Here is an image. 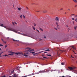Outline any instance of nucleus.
Here are the masks:
<instances>
[{
    "mask_svg": "<svg viewBox=\"0 0 77 77\" xmlns=\"http://www.w3.org/2000/svg\"><path fill=\"white\" fill-rule=\"evenodd\" d=\"M26 51L24 52V54H23V56H24L25 57H27L28 55L26 54H28L29 53H32L33 54H35V52H32V51H33V50L31 49L30 48H25Z\"/></svg>",
    "mask_w": 77,
    "mask_h": 77,
    "instance_id": "nucleus-1",
    "label": "nucleus"
},
{
    "mask_svg": "<svg viewBox=\"0 0 77 77\" xmlns=\"http://www.w3.org/2000/svg\"><path fill=\"white\" fill-rule=\"evenodd\" d=\"M48 72V71L47 70V69H45V70H43L41 71L40 70L39 72H38V74H39V73H43L44 72Z\"/></svg>",
    "mask_w": 77,
    "mask_h": 77,
    "instance_id": "nucleus-2",
    "label": "nucleus"
},
{
    "mask_svg": "<svg viewBox=\"0 0 77 77\" xmlns=\"http://www.w3.org/2000/svg\"><path fill=\"white\" fill-rule=\"evenodd\" d=\"M72 48H73L74 50H76V48L74 47L73 46H71L68 48L69 50H71Z\"/></svg>",
    "mask_w": 77,
    "mask_h": 77,
    "instance_id": "nucleus-3",
    "label": "nucleus"
},
{
    "mask_svg": "<svg viewBox=\"0 0 77 77\" xmlns=\"http://www.w3.org/2000/svg\"><path fill=\"white\" fill-rule=\"evenodd\" d=\"M8 30H10L11 31H13V32H15V33H17V31L15 29H12V28H9L8 29Z\"/></svg>",
    "mask_w": 77,
    "mask_h": 77,
    "instance_id": "nucleus-4",
    "label": "nucleus"
},
{
    "mask_svg": "<svg viewBox=\"0 0 77 77\" xmlns=\"http://www.w3.org/2000/svg\"><path fill=\"white\" fill-rule=\"evenodd\" d=\"M69 68L70 70H73L74 69H75V67H69Z\"/></svg>",
    "mask_w": 77,
    "mask_h": 77,
    "instance_id": "nucleus-5",
    "label": "nucleus"
},
{
    "mask_svg": "<svg viewBox=\"0 0 77 77\" xmlns=\"http://www.w3.org/2000/svg\"><path fill=\"white\" fill-rule=\"evenodd\" d=\"M14 54V53L12 52L11 53V54H9L8 55H9L10 56H12V55H13Z\"/></svg>",
    "mask_w": 77,
    "mask_h": 77,
    "instance_id": "nucleus-6",
    "label": "nucleus"
},
{
    "mask_svg": "<svg viewBox=\"0 0 77 77\" xmlns=\"http://www.w3.org/2000/svg\"><path fill=\"white\" fill-rule=\"evenodd\" d=\"M0 26H1V27H5V28H6V29H7V28H6V27L3 26V24L0 25Z\"/></svg>",
    "mask_w": 77,
    "mask_h": 77,
    "instance_id": "nucleus-7",
    "label": "nucleus"
},
{
    "mask_svg": "<svg viewBox=\"0 0 77 77\" xmlns=\"http://www.w3.org/2000/svg\"><path fill=\"white\" fill-rule=\"evenodd\" d=\"M55 20L56 21H59V17H56V18L55 19Z\"/></svg>",
    "mask_w": 77,
    "mask_h": 77,
    "instance_id": "nucleus-8",
    "label": "nucleus"
},
{
    "mask_svg": "<svg viewBox=\"0 0 77 77\" xmlns=\"http://www.w3.org/2000/svg\"><path fill=\"white\" fill-rule=\"evenodd\" d=\"M14 76H13V77H18V75H17L16 74H14Z\"/></svg>",
    "mask_w": 77,
    "mask_h": 77,
    "instance_id": "nucleus-9",
    "label": "nucleus"
},
{
    "mask_svg": "<svg viewBox=\"0 0 77 77\" xmlns=\"http://www.w3.org/2000/svg\"><path fill=\"white\" fill-rule=\"evenodd\" d=\"M20 69V67H17L16 69L15 70H19Z\"/></svg>",
    "mask_w": 77,
    "mask_h": 77,
    "instance_id": "nucleus-10",
    "label": "nucleus"
},
{
    "mask_svg": "<svg viewBox=\"0 0 77 77\" xmlns=\"http://www.w3.org/2000/svg\"><path fill=\"white\" fill-rule=\"evenodd\" d=\"M2 41L3 42H4V43H5V44H6V42L4 41L3 39H2Z\"/></svg>",
    "mask_w": 77,
    "mask_h": 77,
    "instance_id": "nucleus-11",
    "label": "nucleus"
},
{
    "mask_svg": "<svg viewBox=\"0 0 77 77\" xmlns=\"http://www.w3.org/2000/svg\"><path fill=\"white\" fill-rule=\"evenodd\" d=\"M56 24L57 26V27L58 28H59V25H58V23L57 22H56Z\"/></svg>",
    "mask_w": 77,
    "mask_h": 77,
    "instance_id": "nucleus-12",
    "label": "nucleus"
},
{
    "mask_svg": "<svg viewBox=\"0 0 77 77\" xmlns=\"http://www.w3.org/2000/svg\"><path fill=\"white\" fill-rule=\"evenodd\" d=\"M61 64V65H65V62H63V63H62Z\"/></svg>",
    "mask_w": 77,
    "mask_h": 77,
    "instance_id": "nucleus-13",
    "label": "nucleus"
},
{
    "mask_svg": "<svg viewBox=\"0 0 77 77\" xmlns=\"http://www.w3.org/2000/svg\"><path fill=\"white\" fill-rule=\"evenodd\" d=\"M19 10V11H20V10H21V9H22V8H17Z\"/></svg>",
    "mask_w": 77,
    "mask_h": 77,
    "instance_id": "nucleus-14",
    "label": "nucleus"
},
{
    "mask_svg": "<svg viewBox=\"0 0 77 77\" xmlns=\"http://www.w3.org/2000/svg\"><path fill=\"white\" fill-rule=\"evenodd\" d=\"M73 1H74V2H75V3H77V1L76 0H73Z\"/></svg>",
    "mask_w": 77,
    "mask_h": 77,
    "instance_id": "nucleus-15",
    "label": "nucleus"
},
{
    "mask_svg": "<svg viewBox=\"0 0 77 77\" xmlns=\"http://www.w3.org/2000/svg\"><path fill=\"white\" fill-rule=\"evenodd\" d=\"M60 51H62V52H65V51H62L60 50V49H59Z\"/></svg>",
    "mask_w": 77,
    "mask_h": 77,
    "instance_id": "nucleus-16",
    "label": "nucleus"
},
{
    "mask_svg": "<svg viewBox=\"0 0 77 77\" xmlns=\"http://www.w3.org/2000/svg\"><path fill=\"white\" fill-rule=\"evenodd\" d=\"M50 49H47V50H45V51H50Z\"/></svg>",
    "mask_w": 77,
    "mask_h": 77,
    "instance_id": "nucleus-17",
    "label": "nucleus"
},
{
    "mask_svg": "<svg viewBox=\"0 0 77 77\" xmlns=\"http://www.w3.org/2000/svg\"><path fill=\"white\" fill-rule=\"evenodd\" d=\"M17 72L19 73L20 72V70L19 69V70H18Z\"/></svg>",
    "mask_w": 77,
    "mask_h": 77,
    "instance_id": "nucleus-18",
    "label": "nucleus"
},
{
    "mask_svg": "<svg viewBox=\"0 0 77 77\" xmlns=\"http://www.w3.org/2000/svg\"><path fill=\"white\" fill-rule=\"evenodd\" d=\"M20 17L21 18H22L23 17V16L22 15H20Z\"/></svg>",
    "mask_w": 77,
    "mask_h": 77,
    "instance_id": "nucleus-19",
    "label": "nucleus"
},
{
    "mask_svg": "<svg viewBox=\"0 0 77 77\" xmlns=\"http://www.w3.org/2000/svg\"><path fill=\"white\" fill-rule=\"evenodd\" d=\"M75 72L77 74V70H74Z\"/></svg>",
    "mask_w": 77,
    "mask_h": 77,
    "instance_id": "nucleus-20",
    "label": "nucleus"
},
{
    "mask_svg": "<svg viewBox=\"0 0 77 77\" xmlns=\"http://www.w3.org/2000/svg\"><path fill=\"white\" fill-rule=\"evenodd\" d=\"M33 29L34 30H35V28L33 26Z\"/></svg>",
    "mask_w": 77,
    "mask_h": 77,
    "instance_id": "nucleus-21",
    "label": "nucleus"
},
{
    "mask_svg": "<svg viewBox=\"0 0 77 77\" xmlns=\"http://www.w3.org/2000/svg\"><path fill=\"white\" fill-rule=\"evenodd\" d=\"M23 17L24 18H26V17H25V16H24V15H23Z\"/></svg>",
    "mask_w": 77,
    "mask_h": 77,
    "instance_id": "nucleus-22",
    "label": "nucleus"
},
{
    "mask_svg": "<svg viewBox=\"0 0 77 77\" xmlns=\"http://www.w3.org/2000/svg\"><path fill=\"white\" fill-rule=\"evenodd\" d=\"M34 26H35H35H36V24L34 23Z\"/></svg>",
    "mask_w": 77,
    "mask_h": 77,
    "instance_id": "nucleus-23",
    "label": "nucleus"
},
{
    "mask_svg": "<svg viewBox=\"0 0 77 77\" xmlns=\"http://www.w3.org/2000/svg\"><path fill=\"white\" fill-rule=\"evenodd\" d=\"M47 56H51V55L49 54H47Z\"/></svg>",
    "mask_w": 77,
    "mask_h": 77,
    "instance_id": "nucleus-24",
    "label": "nucleus"
},
{
    "mask_svg": "<svg viewBox=\"0 0 77 77\" xmlns=\"http://www.w3.org/2000/svg\"><path fill=\"white\" fill-rule=\"evenodd\" d=\"M20 54L19 53H16V54L18 55V54Z\"/></svg>",
    "mask_w": 77,
    "mask_h": 77,
    "instance_id": "nucleus-25",
    "label": "nucleus"
},
{
    "mask_svg": "<svg viewBox=\"0 0 77 77\" xmlns=\"http://www.w3.org/2000/svg\"><path fill=\"white\" fill-rule=\"evenodd\" d=\"M0 47H3V45H1V44H0Z\"/></svg>",
    "mask_w": 77,
    "mask_h": 77,
    "instance_id": "nucleus-26",
    "label": "nucleus"
},
{
    "mask_svg": "<svg viewBox=\"0 0 77 77\" xmlns=\"http://www.w3.org/2000/svg\"><path fill=\"white\" fill-rule=\"evenodd\" d=\"M14 70H13L12 71H11V73H14Z\"/></svg>",
    "mask_w": 77,
    "mask_h": 77,
    "instance_id": "nucleus-27",
    "label": "nucleus"
},
{
    "mask_svg": "<svg viewBox=\"0 0 77 77\" xmlns=\"http://www.w3.org/2000/svg\"><path fill=\"white\" fill-rule=\"evenodd\" d=\"M75 21H76V22H77V18H76V19H75Z\"/></svg>",
    "mask_w": 77,
    "mask_h": 77,
    "instance_id": "nucleus-28",
    "label": "nucleus"
},
{
    "mask_svg": "<svg viewBox=\"0 0 77 77\" xmlns=\"http://www.w3.org/2000/svg\"><path fill=\"white\" fill-rule=\"evenodd\" d=\"M12 24H13V25H15V23H14V22H12Z\"/></svg>",
    "mask_w": 77,
    "mask_h": 77,
    "instance_id": "nucleus-29",
    "label": "nucleus"
},
{
    "mask_svg": "<svg viewBox=\"0 0 77 77\" xmlns=\"http://www.w3.org/2000/svg\"><path fill=\"white\" fill-rule=\"evenodd\" d=\"M40 30H42V31H43V30H42V29L40 28Z\"/></svg>",
    "mask_w": 77,
    "mask_h": 77,
    "instance_id": "nucleus-30",
    "label": "nucleus"
},
{
    "mask_svg": "<svg viewBox=\"0 0 77 77\" xmlns=\"http://www.w3.org/2000/svg\"><path fill=\"white\" fill-rule=\"evenodd\" d=\"M40 30H42V31H43V30H42V29L40 28Z\"/></svg>",
    "mask_w": 77,
    "mask_h": 77,
    "instance_id": "nucleus-31",
    "label": "nucleus"
},
{
    "mask_svg": "<svg viewBox=\"0 0 77 77\" xmlns=\"http://www.w3.org/2000/svg\"><path fill=\"white\" fill-rule=\"evenodd\" d=\"M9 53H12V52H11V51H9Z\"/></svg>",
    "mask_w": 77,
    "mask_h": 77,
    "instance_id": "nucleus-32",
    "label": "nucleus"
},
{
    "mask_svg": "<svg viewBox=\"0 0 77 77\" xmlns=\"http://www.w3.org/2000/svg\"><path fill=\"white\" fill-rule=\"evenodd\" d=\"M37 31V32H39V30L38 29L36 30Z\"/></svg>",
    "mask_w": 77,
    "mask_h": 77,
    "instance_id": "nucleus-33",
    "label": "nucleus"
},
{
    "mask_svg": "<svg viewBox=\"0 0 77 77\" xmlns=\"http://www.w3.org/2000/svg\"><path fill=\"white\" fill-rule=\"evenodd\" d=\"M72 20H74V18H72Z\"/></svg>",
    "mask_w": 77,
    "mask_h": 77,
    "instance_id": "nucleus-34",
    "label": "nucleus"
},
{
    "mask_svg": "<svg viewBox=\"0 0 77 77\" xmlns=\"http://www.w3.org/2000/svg\"><path fill=\"white\" fill-rule=\"evenodd\" d=\"M1 77H6L5 75H4L3 76H2Z\"/></svg>",
    "mask_w": 77,
    "mask_h": 77,
    "instance_id": "nucleus-35",
    "label": "nucleus"
},
{
    "mask_svg": "<svg viewBox=\"0 0 77 77\" xmlns=\"http://www.w3.org/2000/svg\"><path fill=\"white\" fill-rule=\"evenodd\" d=\"M6 47H7V45H6L5 46V48H6Z\"/></svg>",
    "mask_w": 77,
    "mask_h": 77,
    "instance_id": "nucleus-36",
    "label": "nucleus"
},
{
    "mask_svg": "<svg viewBox=\"0 0 77 77\" xmlns=\"http://www.w3.org/2000/svg\"><path fill=\"white\" fill-rule=\"evenodd\" d=\"M3 53H4V52H2V53H1V54H2Z\"/></svg>",
    "mask_w": 77,
    "mask_h": 77,
    "instance_id": "nucleus-37",
    "label": "nucleus"
},
{
    "mask_svg": "<svg viewBox=\"0 0 77 77\" xmlns=\"http://www.w3.org/2000/svg\"><path fill=\"white\" fill-rule=\"evenodd\" d=\"M60 77H65V76H60Z\"/></svg>",
    "mask_w": 77,
    "mask_h": 77,
    "instance_id": "nucleus-38",
    "label": "nucleus"
},
{
    "mask_svg": "<svg viewBox=\"0 0 77 77\" xmlns=\"http://www.w3.org/2000/svg\"><path fill=\"white\" fill-rule=\"evenodd\" d=\"M15 24H16V25H17V23H16V22H15Z\"/></svg>",
    "mask_w": 77,
    "mask_h": 77,
    "instance_id": "nucleus-39",
    "label": "nucleus"
},
{
    "mask_svg": "<svg viewBox=\"0 0 77 77\" xmlns=\"http://www.w3.org/2000/svg\"><path fill=\"white\" fill-rule=\"evenodd\" d=\"M56 71V70H53V71Z\"/></svg>",
    "mask_w": 77,
    "mask_h": 77,
    "instance_id": "nucleus-40",
    "label": "nucleus"
},
{
    "mask_svg": "<svg viewBox=\"0 0 77 77\" xmlns=\"http://www.w3.org/2000/svg\"><path fill=\"white\" fill-rule=\"evenodd\" d=\"M75 7H76L77 6V5H75Z\"/></svg>",
    "mask_w": 77,
    "mask_h": 77,
    "instance_id": "nucleus-41",
    "label": "nucleus"
},
{
    "mask_svg": "<svg viewBox=\"0 0 77 77\" xmlns=\"http://www.w3.org/2000/svg\"><path fill=\"white\" fill-rule=\"evenodd\" d=\"M63 10V8H61V9H60V10Z\"/></svg>",
    "mask_w": 77,
    "mask_h": 77,
    "instance_id": "nucleus-42",
    "label": "nucleus"
},
{
    "mask_svg": "<svg viewBox=\"0 0 77 77\" xmlns=\"http://www.w3.org/2000/svg\"><path fill=\"white\" fill-rule=\"evenodd\" d=\"M46 57H43V58H46Z\"/></svg>",
    "mask_w": 77,
    "mask_h": 77,
    "instance_id": "nucleus-43",
    "label": "nucleus"
},
{
    "mask_svg": "<svg viewBox=\"0 0 77 77\" xmlns=\"http://www.w3.org/2000/svg\"><path fill=\"white\" fill-rule=\"evenodd\" d=\"M8 56V55H5V56Z\"/></svg>",
    "mask_w": 77,
    "mask_h": 77,
    "instance_id": "nucleus-44",
    "label": "nucleus"
},
{
    "mask_svg": "<svg viewBox=\"0 0 77 77\" xmlns=\"http://www.w3.org/2000/svg\"><path fill=\"white\" fill-rule=\"evenodd\" d=\"M74 28L75 29H76V28H75V27H74Z\"/></svg>",
    "mask_w": 77,
    "mask_h": 77,
    "instance_id": "nucleus-45",
    "label": "nucleus"
},
{
    "mask_svg": "<svg viewBox=\"0 0 77 77\" xmlns=\"http://www.w3.org/2000/svg\"><path fill=\"white\" fill-rule=\"evenodd\" d=\"M24 36H27V35H25V34H24Z\"/></svg>",
    "mask_w": 77,
    "mask_h": 77,
    "instance_id": "nucleus-46",
    "label": "nucleus"
},
{
    "mask_svg": "<svg viewBox=\"0 0 77 77\" xmlns=\"http://www.w3.org/2000/svg\"><path fill=\"white\" fill-rule=\"evenodd\" d=\"M16 41V40H13V41Z\"/></svg>",
    "mask_w": 77,
    "mask_h": 77,
    "instance_id": "nucleus-47",
    "label": "nucleus"
},
{
    "mask_svg": "<svg viewBox=\"0 0 77 77\" xmlns=\"http://www.w3.org/2000/svg\"><path fill=\"white\" fill-rule=\"evenodd\" d=\"M26 8L27 9H29L27 7H26Z\"/></svg>",
    "mask_w": 77,
    "mask_h": 77,
    "instance_id": "nucleus-48",
    "label": "nucleus"
},
{
    "mask_svg": "<svg viewBox=\"0 0 77 77\" xmlns=\"http://www.w3.org/2000/svg\"><path fill=\"white\" fill-rule=\"evenodd\" d=\"M24 77H27V76H24Z\"/></svg>",
    "mask_w": 77,
    "mask_h": 77,
    "instance_id": "nucleus-49",
    "label": "nucleus"
},
{
    "mask_svg": "<svg viewBox=\"0 0 77 77\" xmlns=\"http://www.w3.org/2000/svg\"><path fill=\"white\" fill-rule=\"evenodd\" d=\"M68 10H69V11H70V9H68Z\"/></svg>",
    "mask_w": 77,
    "mask_h": 77,
    "instance_id": "nucleus-50",
    "label": "nucleus"
},
{
    "mask_svg": "<svg viewBox=\"0 0 77 77\" xmlns=\"http://www.w3.org/2000/svg\"><path fill=\"white\" fill-rule=\"evenodd\" d=\"M44 38H46V37H45Z\"/></svg>",
    "mask_w": 77,
    "mask_h": 77,
    "instance_id": "nucleus-51",
    "label": "nucleus"
},
{
    "mask_svg": "<svg viewBox=\"0 0 77 77\" xmlns=\"http://www.w3.org/2000/svg\"><path fill=\"white\" fill-rule=\"evenodd\" d=\"M60 71V70H58V71Z\"/></svg>",
    "mask_w": 77,
    "mask_h": 77,
    "instance_id": "nucleus-52",
    "label": "nucleus"
},
{
    "mask_svg": "<svg viewBox=\"0 0 77 77\" xmlns=\"http://www.w3.org/2000/svg\"><path fill=\"white\" fill-rule=\"evenodd\" d=\"M72 57V58H74V57Z\"/></svg>",
    "mask_w": 77,
    "mask_h": 77,
    "instance_id": "nucleus-53",
    "label": "nucleus"
},
{
    "mask_svg": "<svg viewBox=\"0 0 77 77\" xmlns=\"http://www.w3.org/2000/svg\"><path fill=\"white\" fill-rule=\"evenodd\" d=\"M66 26L67 27H68V26Z\"/></svg>",
    "mask_w": 77,
    "mask_h": 77,
    "instance_id": "nucleus-54",
    "label": "nucleus"
},
{
    "mask_svg": "<svg viewBox=\"0 0 77 77\" xmlns=\"http://www.w3.org/2000/svg\"><path fill=\"white\" fill-rule=\"evenodd\" d=\"M1 54H1V53L0 54V55H1Z\"/></svg>",
    "mask_w": 77,
    "mask_h": 77,
    "instance_id": "nucleus-55",
    "label": "nucleus"
},
{
    "mask_svg": "<svg viewBox=\"0 0 77 77\" xmlns=\"http://www.w3.org/2000/svg\"><path fill=\"white\" fill-rule=\"evenodd\" d=\"M75 17H77V15L75 16Z\"/></svg>",
    "mask_w": 77,
    "mask_h": 77,
    "instance_id": "nucleus-56",
    "label": "nucleus"
},
{
    "mask_svg": "<svg viewBox=\"0 0 77 77\" xmlns=\"http://www.w3.org/2000/svg\"><path fill=\"white\" fill-rule=\"evenodd\" d=\"M73 51V52H74V51Z\"/></svg>",
    "mask_w": 77,
    "mask_h": 77,
    "instance_id": "nucleus-57",
    "label": "nucleus"
},
{
    "mask_svg": "<svg viewBox=\"0 0 77 77\" xmlns=\"http://www.w3.org/2000/svg\"><path fill=\"white\" fill-rule=\"evenodd\" d=\"M74 53H75V54H76V53H75V52H74Z\"/></svg>",
    "mask_w": 77,
    "mask_h": 77,
    "instance_id": "nucleus-58",
    "label": "nucleus"
},
{
    "mask_svg": "<svg viewBox=\"0 0 77 77\" xmlns=\"http://www.w3.org/2000/svg\"><path fill=\"white\" fill-rule=\"evenodd\" d=\"M0 50H1V49L0 48Z\"/></svg>",
    "mask_w": 77,
    "mask_h": 77,
    "instance_id": "nucleus-59",
    "label": "nucleus"
},
{
    "mask_svg": "<svg viewBox=\"0 0 77 77\" xmlns=\"http://www.w3.org/2000/svg\"><path fill=\"white\" fill-rule=\"evenodd\" d=\"M11 76H10L9 77H11Z\"/></svg>",
    "mask_w": 77,
    "mask_h": 77,
    "instance_id": "nucleus-60",
    "label": "nucleus"
},
{
    "mask_svg": "<svg viewBox=\"0 0 77 77\" xmlns=\"http://www.w3.org/2000/svg\"><path fill=\"white\" fill-rule=\"evenodd\" d=\"M61 71L62 72L63 71H62V70H61Z\"/></svg>",
    "mask_w": 77,
    "mask_h": 77,
    "instance_id": "nucleus-61",
    "label": "nucleus"
},
{
    "mask_svg": "<svg viewBox=\"0 0 77 77\" xmlns=\"http://www.w3.org/2000/svg\"><path fill=\"white\" fill-rule=\"evenodd\" d=\"M6 50V51H8V49H7Z\"/></svg>",
    "mask_w": 77,
    "mask_h": 77,
    "instance_id": "nucleus-62",
    "label": "nucleus"
},
{
    "mask_svg": "<svg viewBox=\"0 0 77 77\" xmlns=\"http://www.w3.org/2000/svg\"><path fill=\"white\" fill-rule=\"evenodd\" d=\"M7 56H8H8H8V55H7Z\"/></svg>",
    "mask_w": 77,
    "mask_h": 77,
    "instance_id": "nucleus-63",
    "label": "nucleus"
},
{
    "mask_svg": "<svg viewBox=\"0 0 77 77\" xmlns=\"http://www.w3.org/2000/svg\"><path fill=\"white\" fill-rule=\"evenodd\" d=\"M56 29V30H57V29Z\"/></svg>",
    "mask_w": 77,
    "mask_h": 77,
    "instance_id": "nucleus-64",
    "label": "nucleus"
}]
</instances>
